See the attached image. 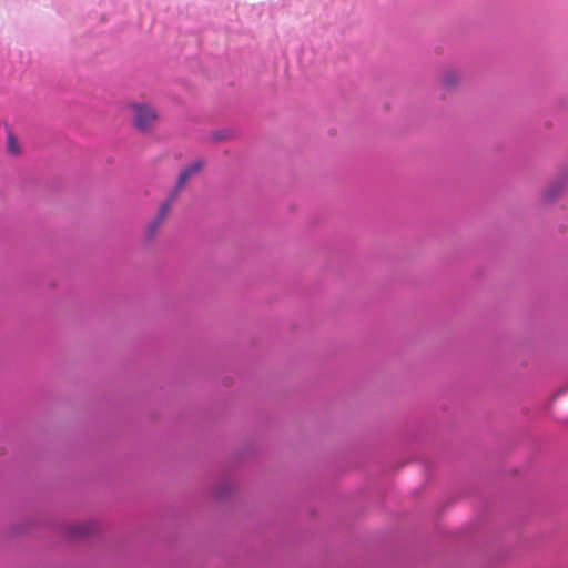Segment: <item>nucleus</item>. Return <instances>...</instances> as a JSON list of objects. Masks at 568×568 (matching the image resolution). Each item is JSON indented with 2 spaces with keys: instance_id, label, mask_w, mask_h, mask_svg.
I'll list each match as a JSON object with an SVG mask.
<instances>
[{
  "instance_id": "7",
  "label": "nucleus",
  "mask_w": 568,
  "mask_h": 568,
  "mask_svg": "<svg viewBox=\"0 0 568 568\" xmlns=\"http://www.w3.org/2000/svg\"><path fill=\"white\" fill-rule=\"evenodd\" d=\"M8 150L12 154H17L19 152L17 141L12 136L9 138Z\"/></svg>"
},
{
  "instance_id": "1",
  "label": "nucleus",
  "mask_w": 568,
  "mask_h": 568,
  "mask_svg": "<svg viewBox=\"0 0 568 568\" xmlns=\"http://www.w3.org/2000/svg\"><path fill=\"white\" fill-rule=\"evenodd\" d=\"M132 114V122L134 128L143 133L151 132L158 120L159 111L154 105L146 102H132L128 105Z\"/></svg>"
},
{
  "instance_id": "5",
  "label": "nucleus",
  "mask_w": 568,
  "mask_h": 568,
  "mask_svg": "<svg viewBox=\"0 0 568 568\" xmlns=\"http://www.w3.org/2000/svg\"><path fill=\"white\" fill-rule=\"evenodd\" d=\"M204 168V161L196 160L186 168H184L176 181L175 187L173 191H178V194H180L181 190L186 185V183L190 181L192 176L197 174L202 169Z\"/></svg>"
},
{
  "instance_id": "3",
  "label": "nucleus",
  "mask_w": 568,
  "mask_h": 568,
  "mask_svg": "<svg viewBox=\"0 0 568 568\" xmlns=\"http://www.w3.org/2000/svg\"><path fill=\"white\" fill-rule=\"evenodd\" d=\"M178 196H179L178 191H171V193L168 195L165 201L162 203L156 216L149 225L148 231L151 236H153L156 233L158 229L163 224L164 220L169 215L172 204L175 202Z\"/></svg>"
},
{
  "instance_id": "4",
  "label": "nucleus",
  "mask_w": 568,
  "mask_h": 568,
  "mask_svg": "<svg viewBox=\"0 0 568 568\" xmlns=\"http://www.w3.org/2000/svg\"><path fill=\"white\" fill-rule=\"evenodd\" d=\"M568 185V174L556 178L542 193V201L545 203L552 202L558 197Z\"/></svg>"
},
{
  "instance_id": "2",
  "label": "nucleus",
  "mask_w": 568,
  "mask_h": 568,
  "mask_svg": "<svg viewBox=\"0 0 568 568\" xmlns=\"http://www.w3.org/2000/svg\"><path fill=\"white\" fill-rule=\"evenodd\" d=\"M462 82V71L453 68L443 70L438 80L439 88L448 93L456 91L460 87Z\"/></svg>"
},
{
  "instance_id": "6",
  "label": "nucleus",
  "mask_w": 568,
  "mask_h": 568,
  "mask_svg": "<svg viewBox=\"0 0 568 568\" xmlns=\"http://www.w3.org/2000/svg\"><path fill=\"white\" fill-rule=\"evenodd\" d=\"M93 530V525L89 523H83L79 525H74L70 528V534L74 537H82L91 534Z\"/></svg>"
}]
</instances>
